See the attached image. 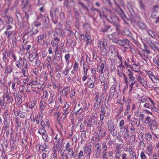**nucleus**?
I'll return each mask as SVG.
<instances>
[{"mask_svg": "<svg viewBox=\"0 0 159 159\" xmlns=\"http://www.w3.org/2000/svg\"><path fill=\"white\" fill-rule=\"evenodd\" d=\"M145 72L146 75L153 82L156 83L157 80L159 81V78L155 76L152 71L145 70Z\"/></svg>", "mask_w": 159, "mask_h": 159, "instance_id": "f257e3e1", "label": "nucleus"}, {"mask_svg": "<svg viewBox=\"0 0 159 159\" xmlns=\"http://www.w3.org/2000/svg\"><path fill=\"white\" fill-rule=\"evenodd\" d=\"M136 80L143 87L147 88L148 87L147 83L144 79L142 78L140 74L135 75Z\"/></svg>", "mask_w": 159, "mask_h": 159, "instance_id": "f03ea898", "label": "nucleus"}, {"mask_svg": "<svg viewBox=\"0 0 159 159\" xmlns=\"http://www.w3.org/2000/svg\"><path fill=\"white\" fill-rule=\"evenodd\" d=\"M145 123L146 124H149L151 129H152V127H156L157 125V123L154 120L151 118L149 116H147L145 119Z\"/></svg>", "mask_w": 159, "mask_h": 159, "instance_id": "7ed1b4c3", "label": "nucleus"}, {"mask_svg": "<svg viewBox=\"0 0 159 159\" xmlns=\"http://www.w3.org/2000/svg\"><path fill=\"white\" fill-rule=\"evenodd\" d=\"M22 3L24 4L23 11H24L29 12L31 11L30 4L29 3L28 0H22Z\"/></svg>", "mask_w": 159, "mask_h": 159, "instance_id": "20e7f679", "label": "nucleus"}, {"mask_svg": "<svg viewBox=\"0 0 159 159\" xmlns=\"http://www.w3.org/2000/svg\"><path fill=\"white\" fill-rule=\"evenodd\" d=\"M107 68V66L102 62L101 63V66L98 65L97 66L96 70L97 71L99 72V75H102L104 70H106Z\"/></svg>", "mask_w": 159, "mask_h": 159, "instance_id": "39448f33", "label": "nucleus"}, {"mask_svg": "<svg viewBox=\"0 0 159 159\" xmlns=\"http://www.w3.org/2000/svg\"><path fill=\"white\" fill-rule=\"evenodd\" d=\"M102 125L101 122H99L98 123V132L101 137H104L106 135V131L102 127Z\"/></svg>", "mask_w": 159, "mask_h": 159, "instance_id": "423d86ee", "label": "nucleus"}, {"mask_svg": "<svg viewBox=\"0 0 159 159\" xmlns=\"http://www.w3.org/2000/svg\"><path fill=\"white\" fill-rule=\"evenodd\" d=\"M3 99L4 100H3L2 98H0V105L2 108L4 109V108L7 107V103L5 102L4 100H5L6 99H7V100L12 99V98L9 96L8 95H7L6 97L4 98Z\"/></svg>", "mask_w": 159, "mask_h": 159, "instance_id": "0eeeda50", "label": "nucleus"}, {"mask_svg": "<svg viewBox=\"0 0 159 159\" xmlns=\"http://www.w3.org/2000/svg\"><path fill=\"white\" fill-rule=\"evenodd\" d=\"M59 12L58 9L56 8L55 10V15L52 13V11H50V16L52 17V19L53 20V22L56 24L57 22V18L56 17V15H57Z\"/></svg>", "mask_w": 159, "mask_h": 159, "instance_id": "6e6552de", "label": "nucleus"}, {"mask_svg": "<svg viewBox=\"0 0 159 159\" xmlns=\"http://www.w3.org/2000/svg\"><path fill=\"white\" fill-rule=\"evenodd\" d=\"M126 73L129 77V82H131L132 81H134L135 80V78L133 76L134 74V72L132 70L129 69H128L126 72Z\"/></svg>", "mask_w": 159, "mask_h": 159, "instance_id": "1a4fd4ad", "label": "nucleus"}, {"mask_svg": "<svg viewBox=\"0 0 159 159\" xmlns=\"http://www.w3.org/2000/svg\"><path fill=\"white\" fill-rule=\"evenodd\" d=\"M118 44L121 46H124L126 45H129L130 43L129 40L127 39H124L123 40H119L118 42Z\"/></svg>", "mask_w": 159, "mask_h": 159, "instance_id": "9d476101", "label": "nucleus"}, {"mask_svg": "<svg viewBox=\"0 0 159 159\" xmlns=\"http://www.w3.org/2000/svg\"><path fill=\"white\" fill-rule=\"evenodd\" d=\"M75 114L78 117L80 118L81 117L82 119H83L84 115L83 113V108L82 107H80L77 111Z\"/></svg>", "mask_w": 159, "mask_h": 159, "instance_id": "9b49d317", "label": "nucleus"}, {"mask_svg": "<svg viewBox=\"0 0 159 159\" xmlns=\"http://www.w3.org/2000/svg\"><path fill=\"white\" fill-rule=\"evenodd\" d=\"M60 41V39L57 37L54 38L51 41V44L52 46L54 47L56 46H58V43Z\"/></svg>", "mask_w": 159, "mask_h": 159, "instance_id": "f8f14e48", "label": "nucleus"}, {"mask_svg": "<svg viewBox=\"0 0 159 159\" xmlns=\"http://www.w3.org/2000/svg\"><path fill=\"white\" fill-rule=\"evenodd\" d=\"M107 125L109 131L113 130L115 129L114 123L111 120H110L108 121Z\"/></svg>", "mask_w": 159, "mask_h": 159, "instance_id": "ddd939ff", "label": "nucleus"}, {"mask_svg": "<svg viewBox=\"0 0 159 159\" xmlns=\"http://www.w3.org/2000/svg\"><path fill=\"white\" fill-rule=\"evenodd\" d=\"M109 52L110 53L111 56L114 57L116 55V50L114 47L113 46H111L110 47Z\"/></svg>", "mask_w": 159, "mask_h": 159, "instance_id": "4468645a", "label": "nucleus"}, {"mask_svg": "<svg viewBox=\"0 0 159 159\" xmlns=\"http://www.w3.org/2000/svg\"><path fill=\"white\" fill-rule=\"evenodd\" d=\"M35 106V102L33 101L27 103L26 104L25 106L26 107H28L30 108H33Z\"/></svg>", "mask_w": 159, "mask_h": 159, "instance_id": "2eb2a0df", "label": "nucleus"}, {"mask_svg": "<svg viewBox=\"0 0 159 159\" xmlns=\"http://www.w3.org/2000/svg\"><path fill=\"white\" fill-rule=\"evenodd\" d=\"M95 82V81H94L92 79L90 78L89 80L87 81V83L89 84L88 87L90 88H93Z\"/></svg>", "mask_w": 159, "mask_h": 159, "instance_id": "dca6fc26", "label": "nucleus"}, {"mask_svg": "<svg viewBox=\"0 0 159 159\" xmlns=\"http://www.w3.org/2000/svg\"><path fill=\"white\" fill-rule=\"evenodd\" d=\"M84 150L85 153L88 155L90 154L92 151L91 147L89 146L84 147Z\"/></svg>", "mask_w": 159, "mask_h": 159, "instance_id": "f3484780", "label": "nucleus"}, {"mask_svg": "<svg viewBox=\"0 0 159 159\" xmlns=\"http://www.w3.org/2000/svg\"><path fill=\"white\" fill-rule=\"evenodd\" d=\"M118 75H119V76L121 77L123 76V78L126 84L127 85L128 83V80L125 75V74H124V73L123 72L121 71L120 73H119V74H118Z\"/></svg>", "mask_w": 159, "mask_h": 159, "instance_id": "a211bd4d", "label": "nucleus"}, {"mask_svg": "<svg viewBox=\"0 0 159 159\" xmlns=\"http://www.w3.org/2000/svg\"><path fill=\"white\" fill-rule=\"evenodd\" d=\"M4 112L3 114L4 119L10 118L7 107L4 108Z\"/></svg>", "mask_w": 159, "mask_h": 159, "instance_id": "6ab92c4d", "label": "nucleus"}, {"mask_svg": "<svg viewBox=\"0 0 159 159\" xmlns=\"http://www.w3.org/2000/svg\"><path fill=\"white\" fill-rule=\"evenodd\" d=\"M83 68L84 69V74L86 75L87 74L88 71L89 69V66L88 65L85 64V63H84Z\"/></svg>", "mask_w": 159, "mask_h": 159, "instance_id": "aec40b11", "label": "nucleus"}, {"mask_svg": "<svg viewBox=\"0 0 159 159\" xmlns=\"http://www.w3.org/2000/svg\"><path fill=\"white\" fill-rule=\"evenodd\" d=\"M153 61L154 63L157 65L159 68V55H157L154 58Z\"/></svg>", "mask_w": 159, "mask_h": 159, "instance_id": "412c9836", "label": "nucleus"}, {"mask_svg": "<svg viewBox=\"0 0 159 159\" xmlns=\"http://www.w3.org/2000/svg\"><path fill=\"white\" fill-rule=\"evenodd\" d=\"M146 139L148 141H151L152 139V137L150 133L148 132L145 135Z\"/></svg>", "mask_w": 159, "mask_h": 159, "instance_id": "4be33fe9", "label": "nucleus"}, {"mask_svg": "<svg viewBox=\"0 0 159 159\" xmlns=\"http://www.w3.org/2000/svg\"><path fill=\"white\" fill-rule=\"evenodd\" d=\"M61 156L63 159H69L66 153L65 152V150L63 151H61L60 152Z\"/></svg>", "mask_w": 159, "mask_h": 159, "instance_id": "5701e85b", "label": "nucleus"}, {"mask_svg": "<svg viewBox=\"0 0 159 159\" xmlns=\"http://www.w3.org/2000/svg\"><path fill=\"white\" fill-rule=\"evenodd\" d=\"M95 147L97 148V153H98V154H100L101 150V145L99 143H98L96 144Z\"/></svg>", "mask_w": 159, "mask_h": 159, "instance_id": "b1692460", "label": "nucleus"}, {"mask_svg": "<svg viewBox=\"0 0 159 159\" xmlns=\"http://www.w3.org/2000/svg\"><path fill=\"white\" fill-rule=\"evenodd\" d=\"M99 79L101 84L107 82L105 78L104 77V75H99Z\"/></svg>", "mask_w": 159, "mask_h": 159, "instance_id": "393cba45", "label": "nucleus"}, {"mask_svg": "<svg viewBox=\"0 0 159 159\" xmlns=\"http://www.w3.org/2000/svg\"><path fill=\"white\" fill-rule=\"evenodd\" d=\"M56 32L58 35H61L63 34V31L61 28H57L56 29Z\"/></svg>", "mask_w": 159, "mask_h": 159, "instance_id": "a878e982", "label": "nucleus"}, {"mask_svg": "<svg viewBox=\"0 0 159 159\" xmlns=\"http://www.w3.org/2000/svg\"><path fill=\"white\" fill-rule=\"evenodd\" d=\"M95 116V115L91 117L90 120H89L87 123V126L88 127H91L92 125V120L93 119L94 117Z\"/></svg>", "mask_w": 159, "mask_h": 159, "instance_id": "bb28decb", "label": "nucleus"}, {"mask_svg": "<svg viewBox=\"0 0 159 159\" xmlns=\"http://www.w3.org/2000/svg\"><path fill=\"white\" fill-rule=\"evenodd\" d=\"M152 145H149L147 147V153L149 154L148 153L151 152L152 150Z\"/></svg>", "mask_w": 159, "mask_h": 159, "instance_id": "cd10ccee", "label": "nucleus"}, {"mask_svg": "<svg viewBox=\"0 0 159 159\" xmlns=\"http://www.w3.org/2000/svg\"><path fill=\"white\" fill-rule=\"evenodd\" d=\"M109 82L107 81L101 83V85L103 86V89L105 90H106L108 88Z\"/></svg>", "mask_w": 159, "mask_h": 159, "instance_id": "c85d7f7f", "label": "nucleus"}, {"mask_svg": "<svg viewBox=\"0 0 159 159\" xmlns=\"http://www.w3.org/2000/svg\"><path fill=\"white\" fill-rule=\"evenodd\" d=\"M12 20V18L11 17L7 16L5 18L6 22L7 24H10L11 23Z\"/></svg>", "mask_w": 159, "mask_h": 159, "instance_id": "c756f323", "label": "nucleus"}, {"mask_svg": "<svg viewBox=\"0 0 159 159\" xmlns=\"http://www.w3.org/2000/svg\"><path fill=\"white\" fill-rule=\"evenodd\" d=\"M57 152L56 150H54L53 153L51 154V157L52 159H57Z\"/></svg>", "mask_w": 159, "mask_h": 159, "instance_id": "7c9ffc66", "label": "nucleus"}, {"mask_svg": "<svg viewBox=\"0 0 159 159\" xmlns=\"http://www.w3.org/2000/svg\"><path fill=\"white\" fill-rule=\"evenodd\" d=\"M70 89L69 87H66L64 89L62 90V93L66 96L68 93L70 91Z\"/></svg>", "mask_w": 159, "mask_h": 159, "instance_id": "2f4dec72", "label": "nucleus"}, {"mask_svg": "<svg viewBox=\"0 0 159 159\" xmlns=\"http://www.w3.org/2000/svg\"><path fill=\"white\" fill-rule=\"evenodd\" d=\"M124 33L125 35L129 37H131V34L129 30L128 29H125L124 31Z\"/></svg>", "mask_w": 159, "mask_h": 159, "instance_id": "473e14b6", "label": "nucleus"}, {"mask_svg": "<svg viewBox=\"0 0 159 159\" xmlns=\"http://www.w3.org/2000/svg\"><path fill=\"white\" fill-rule=\"evenodd\" d=\"M107 151H103L102 152V156L103 159H107L108 155Z\"/></svg>", "mask_w": 159, "mask_h": 159, "instance_id": "72a5a7b5", "label": "nucleus"}, {"mask_svg": "<svg viewBox=\"0 0 159 159\" xmlns=\"http://www.w3.org/2000/svg\"><path fill=\"white\" fill-rule=\"evenodd\" d=\"M42 137L43 140L46 142H48L50 140L49 138L46 134L43 135Z\"/></svg>", "mask_w": 159, "mask_h": 159, "instance_id": "f704fd0d", "label": "nucleus"}, {"mask_svg": "<svg viewBox=\"0 0 159 159\" xmlns=\"http://www.w3.org/2000/svg\"><path fill=\"white\" fill-rule=\"evenodd\" d=\"M148 34L153 38H154L155 37V33L151 30H148Z\"/></svg>", "mask_w": 159, "mask_h": 159, "instance_id": "c9c22d12", "label": "nucleus"}, {"mask_svg": "<svg viewBox=\"0 0 159 159\" xmlns=\"http://www.w3.org/2000/svg\"><path fill=\"white\" fill-rule=\"evenodd\" d=\"M54 94L52 93H50V97L49 98V99L48 100V102H49V103H51L52 102L53 100V97L54 96Z\"/></svg>", "mask_w": 159, "mask_h": 159, "instance_id": "e433bc0d", "label": "nucleus"}, {"mask_svg": "<svg viewBox=\"0 0 159 159\" xmlns=\"http://www.w3.org/2000/svg\"><path fill=\"white\" fill-rule=\"evenodd\" d=\"M12 69L10 66H7L6 67L5 72L7 73H10L12 71Z\"/></svg>", "mask_w": 159, "mask_h": 159, "instance_id": "4c0bfd02", "label": "nucleus"}, {"mask_svg": "<svg viewBox=\"0 0 159 159\" xmlns=\"http://www.w3.org/2000/svg\"><path fill=\"white\" fill-rule=\"evenodd\" d=\"M38 132L40 134H42L43 135L45 134L46 133V131L45 130L43 129H39Z\"/></svg>", "mask_w": 159, "mask_h": 159, "instance_id": "58836bf2", "label": "nucleus"}, {"mask_svg": "<svg viewBox=\"0 0 159 159\" xmlns=\"http://www.w3.org/2000/svg\"><path fill=\"white\" fill-rule=\"evenodd\" d=\"M140 157L141 159H146V156L143 151H142L141 152Z\"/></svg>", "mask_w": 159, "mask_h": 159, "instance_id": "ea45409f", "label": "nucleus"}, {"mask_svg": "<svg viewBox=\"0 0 159 159\" xmlns=\"http://www.w3.org/2000/svg\"><path fill=\"white\" fill-rule=\"evenodd\" d=\"M12 32H8L7 31H6L5 32V34H8L7 35V38H8V40L9 41L10 39V36L11 35V34H12Z\"/></svg>", "mask_w": 159, "mask_h": 159, "instance_id": "a19ab883", "label": "nucleus"}, {"mask_svg": "<svg viewBox=\"0 0 159 159\" xmlns=\"http://www.w3.org/2000/svg\"><path fill=\"white\" fill-rule=\"evenodd\" d=\"M116 85L115 84H113L111 88V93H113V94H114L115 89H116Z\"/></svg>", "mask_w": 159, "mask_h": 159, "instance_id": "79ce46f5", "label": "nucleus"}, {"mask_svg": "<svg viewBox=\"0 0 159 159\" xmlns=\"http://www.w3.org/2000/svg\"><path fill=\"white\" fill-rule=\"evenodd\" d=\"M78 67L79 65L77 62L76 61H75L74 65V66L73 69L74 70L77 71L78 70Z\"/></svg>", "mask_w": 159, "mask_h": 159, "instance_id": "37998d69", "label": "nucleus"}, {"mask_svg": "<svg viewBox=\"0 0 159 159\" xmlns=\"http://www.w3.org/2000/svg\"><path fill=\"white\" fill-rule=\"evenodd\" d=\"M107 146L105 142H104L102 143V149L103 151H107Z\"/></svg>", "mask_w": 159, "mask_h": 159, "instance_id": "c03bdc74", "label": "nucleus"}, {"mask_svg": "<svg viewBox=\"0 0 159 159\" xmlns=\"http://www.w3.org/2000/svg\"><path fill=\"white\" fill-rule=\"evenodd\" d=\"M87 41V44H90L91 42V39L90 37L89 36H87L86 39L85 40Z\"/></svg>", "mask_w": 159, "mask_h": 159, "instance_id": "a18cd8bd", "label": "nucleus"}, {"mask_svg": "<svg viewBox=\"0 0 159 159\" xmlns=\"http://www.w3.org/2000/svg\"><path fill=\"white\" fill-rule=\"evenodd\" d=\"M27 68L24 67V68H22L21 70L22 73V74H23V76L24 77H25V76H27L26 74V69H27Z\"/></svg>", "mask_w": 159, "mask_h": 159, "instance_id": "49530a36", "label": "nucleus"}, {"mask_svg": "<svg viewBox=\"0 0 159 159\" xmlns=\"http://www.w3.org/2000/svg\"><path fill=\"white\" fill-rule=\"evenodd\" d=\"M110 131L113 136L114 137L116 135L117 133L116 130H115V129H113V130H111Z\"/></svg>", "mask_w": 159, "mask_h": 159, "instance_id": "de8ad7c7", "label": "nucleus"}, {"mask_svg": "<svg viewBox=\"0 0 159 159\" xmlns=\"http://www.w3.org/2000/svg\"><path fill=\"white\" fill-rule=\"evenodd\" d=\"M147 101V98L145 97H142L139 100V102H145Z\"/></svg>", "mask_w": 159, "mask_h": 159, "instance_id": "09e8293b", "label": "nucleus"}, {"mask_svg": "<svg viewBox=\"0 0 159 159\" xmlns=\"http://www.w3.org/2000/svg\"><path fill=\"white\" fill-rule=\"evenodd\" d=\"M91 72L93 75H96L97 73L95 68H93L91 69Z\"/></svg>", "mask_w": 159, "mask_h": 159, "instance_id": "8fccbe9b", "label": "nucleus"}, {"mask_svg": "<svg viewBox=\"0 0 159 159\" xmlns=\"http://www.w3.org/2000/svg\"><path fill=\"white\" fill-rule=\"evenodd\" d=\"M152 110L154 112H156L159 114V109L155 107H153L151 108Z\"/></svg>", "mask_w": 159, "mask_h": 159, "instance_id": "3c124183", "label": "nucleus"}, {"mask_svg": "<svg viewBox=\"0 0 159 159\" xmlns=\"http://www.w3.org/2000/svg\"><path fill=\"white\" fill-rule=\"evenodd\" d=\"M75 94V92L74 90H71L70 93V97L71 98H72Z\"/></svg>", "mask_w": 159, "mask_h": 159, "instance_id": "603ef678", "label": "nucleus"}, {"mask_svg": "<svg viewBox=\"0 0 159 159\" xmlns=\"http://www.w3.org/2000/svg\"><path fill=\"white\" fill-rule=\"evenodd\" d=\"M69 70V69L66 67L65 69V70L63 71V73L65 75H67L68 74Z\"/></svg>", "mask_w": 159, "mask_h": 159, "instance_id": "864d4df0", "label": "nucleus"}, {"mask_svg": "<svg viewBox=\"0 0 159 159\" xmlns=\"http://www.w3.org/2000/svg\"><path fill=\"white\" fill-rule=\"evenodd\" d=\"M143 107L148 108H152L151 104L148 103H146L144 104L143 105Z\"/></svg>", "mask_w": 159, "mask_h": 159, "instance_id": "5fc2aeb1", "label": "nucleus"}, {"mask_svg": "<svg viewBox=\"0 0 159 159\" xmlns=\"http://www.w3.org/2000/svg\"><path fill=\"white\" fill-rule=\"evenodd\" d=\"M64 110H65V111L63 113V115H64L65 116V117H64L63 118L64 119L66 117V115L70 112V110L67 109Z\"/></svg>", "mask_w": 159, "mask_h": 159, "instance_id": "6e6d98bb", "label": "nucleus"}, {"mask_svg": "<svg viewBox=\"0 0 159 159\" xmlns=\"http://www.w3.org/2000/svg\"><path fill=\"white\" fill-rule=\"evenodd\" d=\"M117 152L115 155V157L119 159L121 156V152L119 151H117Z\"/></svg>", "mask_w": 159, "mask_h": 159, "instance_id": "4d7b16f0", "label": "nucleus"}, {"mask_svg": "<svg viewBox=\"0 0 159 159\" xmlns=\"http://www.w3.org/2000/svg\"><path fill=\"white\" fill-rule=\"evenodd\" d=\"M5 121V124L6 125H8L10 122V118L4 119Z\"/></svg>", "mask_w": 159, "mask_h": 159, "instance_id": "13d9d810", "label": "nucleus"}, {"mask_svg": "<svg viewBox=\"0 0 159 159\" xmlns=\"http://www.w3.org/2000/svg\"><path fill=\"white\" fill-rule=\"evenodd\" d=\"M122 146L121 144H118L116 147V151H118L120 149L122 148Z\"/></svg>", "mask_w": 159, "mask_h": 159, "instance_id": "bf43d9fd", "label": "nucleus"}, {"mask_svg": "<svg viewBox=\"0 0 159 159\" xmlns=\"http://www.w3.org/2000/svg\"><path fill=\"white\" fill-rule=\"evenodd\" d=\"M127 155L125 153H123L121 155L122 159H128Z\"/></svg>", "mask_w": 159, "mask_h": 159, "instance_id": "052dcab7", "label": "nucleus"}, {"mask_svg": "<svg viewBox=\"0 0 159 159\" xmlns=\"http://www.w3.org/2000/svg\"><path fill=\"white\" fill-rule=\"evenodd\" d=\"M23 65L25 68H27V63L25 59L23 60Z\"/></svg>", "mask_w": 159, "mask_h": 159, "instance_id": "680f3d73", "label": "nucleus"}, {"mask_svg": "<svg viewBox=\"0 0 159 159\" xmlns=\"http://www.w3.org/2000/svg\"><path fill=\"white\" fill-rule=\"evenodd\" d=\"M83 155V152L82 151H80L78 154V158L79 159L82 158Z\"/></svg>", "mask_w": 159, "mask_h": 159, "instance_id": "e2e57ef3", "label": "nucleus"}, {"mask_svg": "<svg viewBox=\"0 0 159 159\" xmlns=\"http://www.w3.org/2000/svg\"><path fill=\"white\" fill-rule=\"evenodd\" d=\"M130 109V106L128 104L127 106L126 110L125 112V114H127L129 111Z\"/></svg>", "mask_w": 159, "mask_h": 159, "instance_id": "0e129e2a", "label": "nucleus"}, {"mask_svg": "<svg viewBox=\"0 0 159 159\" xmlns=\"http://www.w3.org/2000/svg\"><path fill=\"white\" fill-rule=\"evenodd\" d=\"M144 117V115L143 114H140L139 116V119L140 120H143Z\"/></svg>", "mask_w": 159, "mask_h": 159, "instance_id": "69168bd1", "label": "nucleus"}, {"mask_svg": "<svg viewBox=\"0 0 159 159\" xmlns=\"http://www.w3.org/2000/svg\"><path fill=\"white\" fill-rule=\"evenodd\" d=\"M110 27L108 26H106L104 29L102 30V31L103 32H106L109 29Z\"/></svg>", "mask_w": 159, "mask_h": 159, "instance_id": "338daca9", "label": "nucleus"}, {"mask_svg": "<svg viewBox=\"0 0 159 159\" xmlns=\"http://www.w3.org/2000/svg\"><path fill=\"white\" fill-rule=\"evenodd\" d=\"M46 37V35L43 34L42 35L39 36L38 37V40H42Z\"/></svg>", "mask_w": 159, "mask_h": 159, "instance_id": "774afa93", "label": "nucleus"}]
</instances>
